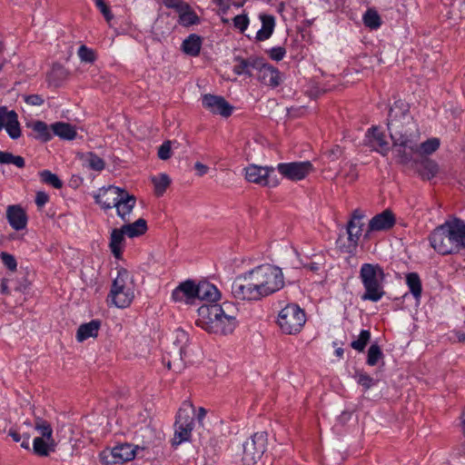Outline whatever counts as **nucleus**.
I'll use <instances>...</instances> for the list:
<instances>
[{"label": "nucleus", "instance_id": "43", "mask_svg": "<svg viewBox=\"0 0 465 465\" xmlns=\"http://www.w3.org/2000/svg\"><path fill=\"white\" fill-rule=\"evenodd\" d=\"M440 147V140L438 138L428 139L427 141L419 143L418 152L420 154H430Z\"/></svg>", "mask_w": 465, "mask_h": 465}, {"label": "nucleus", "instance_id": "40", "mask_svg": "<svg viewBox=\"0 0 465 465\" xmlns=\"http://www.w3.org/2000/svg\"><path fill=\"white\" fill-rule=\"evenodd\" d=\"M0 163L1 164H13L17 168H24L25 166V161L24 157L20 155H15L10 152L0 151Z\"/></svg>", "mask_w": 465, "mask_h": 465}, {"label": "nucleus", "instance_id": "25", "mask_svg": "<svg viewBox=\"0 0 465 465\" xmlns=\"http://www.w3.org/2000/svg\"><path fill=\"white\" fill-rule=\"evenodd\" d=\"M185 353L183 346L174 347L173 351L168 352V357H163V362L169 370L181 371L184 368L183 354Z\"/></svg>", "mask_w": 465, "mask_h": 465}, {"label": "nucleus", "instance_id": "19", "mask_svg": "<svg viewBox=\"0 0 465 465\" xmlns=\"http://www.w3.org/2000/svg\"><path fill=\"white\" fill-rule=\"evenodd\" d=\"M6 219L10 226L15 231L24 230L27 225V215L19 204L9 205L6 208Z\"/></svg>", "mask_w": 465, "mask_h": 465}, {"label": "nucleus", "instance_id": "14", "mask_svg": "<svg viewBox=\"0 0 465 465\" xmlns=\"http://www.w3.org/2000/svg\"><path fill=\"white\" fill-rule=\"evenodd\" d=\"M203 106L214 114H220L223 117H229L233 111V107L223 97L211 94H204L202 98Z\"/></svg>", "mask_w": 465, "mask_h": 465}, {"label": "nucleus", "instance_id": "10", "mask_svg": "<svg viewBox=\"0 0 465 465\" xmlns=\"http://www.w3.org/2000/svg\"><path fill=\"white\" fill-rule=\"evenodd\" d=\"M267 433H253L242 444V462L243 465H255L262 457L267 447Z\"/></svg>", "mask_w": 465, "mask_h": 465}, {"label": "nucleus", "instance_id": "62", "mask_svg": "<svg viewBox=\"0 0 465 465\" xmlns=\"http://www.w3.org/2000/svg\"><path fill=\"white\" fill-rule=\"evenodd\" d=\"M205 415H206V410L203 407H200L198 410V416H197L199 422H201L203 420Z\"/></svg>", "mask_w": 465, "mask_h": 465}, {"label": "nucleus", "instance_id": "51", "mask_svg": "<svg viewBox=\"0 0 465 465\" xmlns=\"http://www.w3.org/2000/svg\"><path fill=\"white\" fill-rule=\"evenodd\" d=\"M233 25L242 33L244 32L249 25V18L247 15H238L233 18Z\"/></svg>", "mask_w": 465, "mask_h": 465}, {"label": "nucleus", "instance_id": "42", "mask_svg": "<svg viewBox=\"0 0 465 465\" xmlns=\"http://www.w3.org/2000/svg\"><path fill=\"white\" fill-rule=\"evenodd\" d=\"M84 161L87 163V166L94 171L100 172L104 169V161L92 152L85 154Z\"/></svg>", "mask_w": 465, "mask_h": 465}, {"label": "nucleus", "instance_id": "6", "mask_svg": "<svg viewBox=\"0 0 465 465\" xmlns=\"http://www.w3.org/2000/svg\"><path fill=\"white\" fill-rule=\"evenodd\" d=\"M133 279L129 272L121 268L118 270L117 276L114 280L109 297H111L113 303L118 308L128 307L134 298V293L131 284Z\"/></svg>", "mask_w": 465, "mask_h": 465}, {"label": "nucleus", "instance_id": "1", "mask_svg": "<svg viewBox=\"0 0 465 465\" xmlns=\"http://www.w3.org/2000/svg\"><path fill=\"white\" fill-rule=\"evenodd\" d=\"M221 297L219 290L208 282L197 284L196 298L210 303L198 309L196 324L210 333L231 334L237 326V310L233 304L223 302L214 303Z\"/></svg>", "mask_w": 465, "mask_h": 465}, {"label": "nucleus", "instance_id": "45", "mask_svg": "<svg viewBox=\"0 0 465 465\" xmlns=\"http://www.w3.org/2000/svg\"><path fill=\"white\" fill-rule=\"evenodd\" d=\"M371 340V332L368 330H362L357 340L351 341V347L358 351H363Z\"/></svg>", "mask_w": 465, "mask_h": 465}, {"label": "nucleus", "instance_id": "50", "mask_svg": "<svg viewBox=\"0 0 465 465\" xmlns=\"http://www.w3.org/2000/svg\"><path fill=\"white\" fill-rule=\"evenodd\" d=\"M172 143L171 141H165L158 149V157L161 160H168L172 155Z\"/></svg>", "mask_w": 465, "mask_h": 465}, {"label": "nucleus", "instance_id": "46", "mask_svg": "<svg viewBox=\"0 0 465 465\" xmlns=\"http://www.w3.org/2000/svg\"><path fill=\"white\" fill-rule=\"evenodd\" d=\"M382 357V351L378 344H372L368 350L367 363L370 366L377 364L378 361Z\"/></svg>", "mask_w": 465, "mask_h": 465}, {"label": "nucleus", "instance_id": "31", "mask_svg": "<svg viewBox=\"0 0 465 465\" xmlns=\"http://www.w3.org/2000/svg\"><path fill=\"white\" fill-rule=\"evenodd\" d=\"M53 134L63 140H74L76 137L75 128L68 123L57 122L51 124Z\"/></svg>", "mask_w": 465, "mask_h": 465}, {"label": "nucleus", "instance_id": "16", "mask_svg": "<svg viewBox=\"0 0 465 465\" xmlns=\"http://www.w3.org/2000/svg\"><path fill=\"white\" fill-rule=\"evenodd\" d=\"M122 193H124V189L116 186L101 189L98 194L94 196L95 203L104 210L115 208Z\"/></svg>", "mask_w": 465, "mask_h": 465}, {"label": "nucleus", "instance_id": "44", "mask_svg": "<svg viewBox=\"0 0 465 465\" xmlns=\"http://www.w3.org/2000/svg\"><path fill=\"white\" fill-rule=\"evenodd\" d=\"M39 176L43 183L50 184L55 189H60L63 186V183L59 177L49 170L40 172Z\"/></svg>", "mask_w": 465, "mask_h": 465}, {"label": "nucleus", "instance_id": "18", "mask_svg": "<svg viewBox=\"0 0 465 465\" xmlns=\"http://www.w3.org/2000/svg\"><path fill=\"white\" fill-rule=\"evenodd\" d=\"M394 224L395 216L391 210L387 209L370 220L367 232L389 230Z\"/></svg>", "mask_w": 465, "mask_h": 465}, {"label": "nucleus", "instance_id": "39", "mask_svg": "<svg viewBox=\"0 0 465 465\" xmlns=\"http://www.w3.org/2000/svg\"><path fill=\"white\" fill-rule=\"evenodd\" d=\"M151 180L154 186V193L157 196L163 195L171 183V179L166 173H160L159 175L153 176Z\"/></svg>", "mask_w": 465, "mask_h": 465}, {"label": "nucleus", "instance_id": "33", "mask_svg": "<svg viewBox=\"0 0 465 465\" xmlns=\"http://www.w3.org/2000/svg\"><path fill=\"white\" fill-rule=\"evenodd\" d=\"M201 46L202 38L195 34L190 35L183 40L182 45L183 51L191 56H197L200 53Z\"/></svg>", "mask_w": 465, "mask_h": 465}, {"label": "nucleus", "instance_id": "38", "mask_svg": "<svg viewBox=\"0 0 465 465\" xmlns=\"http://www.w3.org/2000/svg\"><path fill=\"white\" fill-rule=\"evenodd\" d=\"M406 282L414 298L419 299L422 292L421 282L419 274L416 272L408 273L406 276Z\"/></svg>", "mask_w": 465, "mask_h": 465}, {"label": "nucleus", "instance_id": "63", "mask_svg": "<svg viewBox=\"0 0 465 465\" xmlns=\"http://www.w3.org/2000/svg\"><path fill=\"white\" fill-rule=\"evenodd\" d=\"M308 268L311 270V271H317L319 269L318 267V264L317 263H311L308 265Z\"/></svg>", "mask_w": 465, "mask_h": 465}, {"label": "nucleus", "instance_id": "54", "mask_svg": "<svg viewBox=\"0 0 465 465\" xmlns=\"http://www.w3.org/2000/svg\"><path fill=\"white\" fill-rule=\"evenodd\" d=\"M96 6L100 9L104 18L109 21L112 18L110 8L107 6L104 0H95Z\"/></svg>", "mask_w": 465, "mask_h": 465}, {"label": "nucleus", "instance_id": "35", "mask_svg": "<svg viewBox=\"0 0 465 465\" xmlns=\"http://www.w3.org/2000/svg\"><path fill=\"white\" fill-rule=\"evenodd\" d=\"M31 127L33 131L36 133V139L41 140L42 142H47L52 139L53 132L51 130V125L48 126L45 122L36 121L31 124Z\"/></svg>", "mask_w": 465, "mask_h": 465}, {"label": "nucleus", "instance_id": "13", "mask_svg": "<svg viewBox=\"0 0 465 465\" xmlns=\"http://www.w3.org/2000/svg\"><path fill=\"white\" fill-rule=\"evenodd\" d=\"M277 170L288 180L300 181L314 172V167L310 161H303L279 163Z\"/></svg>", "mask_w": 465, "mask_h": 465}, {"label": "nucleus", "instance_id": "41", "mask_svg": "<svg viewBox=\"0 0 465 465\" xmlns=\"http://www.w3.org/2000/svg\"><path fill=\"white\" fill-rule=\"evenodd\" d=\"M363 23L365 26L371 29H377L381 25V16L374 9H368L363 15Z\"/></svg>", "mask_w": 465, "mask_h": 465}, {"label": "nucleus", "instance_id": "59", "mask_svg": "<svg viewBox=\"0 0 465 465\" xmlns=\"http://www.w3.org/2000/svg\"><path fill=\"white\" fill-rule=\"evenodd\" d=\"M8 435L11 436L13 440L15 442H19L22 438L20 433L15 429H10L8 431Z\"/></svg>", "mask_w": 465, "mask_h": 465}, {"label": "nucleus", "instance_id": "61", "mask_svg": "<svg viewBox=\"0 0 465 465\" xmlns=\"http://www.w3.org/2000/svg\"><path fill=\"white\" fill-rule=\"evenodd\" d=\"M29 439H30V435L29 434H24V440L21 442V447L22 448H24L25 450H29L30 449Z\"/></svg>", "mask_w": 465, "mask_h": 465}, {"label": "nucleus", "instance_id": "37", "mask_svg": "<svg viewBox=\"0 0 465 465\" xmlns=\"http://www.w3.org/2000/svg\"><path fill=\"white\" fill-rule=\"evenodd\" d=\"M179 23L184 26L196 25L199 23V17L191 6L187 4V8H182L179 12Z\"/></svg>", "mask_w": 465, "mask_h": 465}, {"label": "nucleus", "instance_id": "52", "mask_svg": "<svg viewBox=\"0 0 465 465\" xmlns=\"http://www.w3.org/2000/svg\"><path fill=\"white\" fill-rule=\"evenodd\" d=\"M269 56L274 61H281L286 54V50L282 46L272 47L268 51Z\"/></svg>", "mask_w": 465, "mask_h": 465}, {"label": "nucleus", "instance_id": "3", "mask_svg": "<svg viewBox=\"0 0 465 465\" xmlns=\"http://www.w3.org/2000/svg\"><path fill=\"white\" fill-rule=\"evenodd\" d=\"M388 129L392 142L403 143L413 148L415 141H419V132L409 109L401 101H397L390 109Z\"/></svg>", "mask_w": 465, "mask_h": 465}, {"label": "nucleus", "instance_id": "23", "mask_svg": "<svg viewBox=\"0 0 465 465\" xmlns=\"http://www.w3.org/2000/svg\"><path fill=\"white\" fill-rule=\"evenodd\" d=\"M119 203H116L117 215L124 222H129V214L132 213L136 198L134 195L130 194L128 192L124 190V193L118 199Z\"/></svg>", "mask_w": 465, "mask_h": 465}, {"label": "nucleus", "instance_id": "49", "mask_svg": "<svg viewBox=\"0 0 465 465\" xmlns=\"http://www.w3.org/2000/svg\"><path fill=\"white\" fill-rule=\"evenodd\" d=\"M0 257L3 263L7 269H9L11 272L16 271L17 262L14 255L5 252H2Z\"/></svg>", "mask_w": 465, "mask_h": 465}, {"label": "nucleus", "instance_id": "30", "mask_svg": "<svg viewBox=\"0 0 465 465\" xmlns=\"http://www.w3.org/2000/svg\"><path fill=\"white\" fill-rule=\"evenodd\" d=\"M260 20L262 22V28L256 34L257 41H265L269 39L275 27V18L272 15L261 14Z\"/></svg>", "mask_w": 465, "mask_h": 465}, {"label": "nucleus", "instance_id": "21", "mask_svg": "<svg viewBox=\"0 0 465 465\" xmlns=\"http://www.w3.org/2000/svg\"><path fill=\"white\" fill-rule=\"evenodd\" d=\"M258 79L264 84L276 87L280 84V72L272 65L264 63L262 58V64L258 66Z\"/></svg>", "mask_w": 465, "mask_h": 465}, {"label": "nucleus", "instance_id": "11", "mask_svg": "<svg viewBox=\"0 0 465 465\" xmlns=\"http://www.w3.org/2000/svg\"><path fill=\"white\" fill-rule=\"evenodd\" d=\"M232 294L241 301H260L262 296L258 290L252 271L235 278L232 284Z\"/></svg>", "mask_w": 465, "mask_h": 465}, {"label": "nucleus", "instance_id": "8", "mask_svg": "<svg viewBox=\"0 0 465 465\" xmlns=\"http://www.w3.org/2000/svg\"><path fill=\"white\" fill-rule=\"evenodd\" d=\"M305 322V312L294 303L286 305L278 315L279 327L285 334L299 333Z\"/></svg>", "mask_w": 465, "mask_h": 465}, {"label": "nucleus", "instance_id": "2", "mask_svg": "<svg viewBox=\"0 0 465 465\" xmlns=\"http://www.w3.org/2000/svg\"><path fill=\"white\" fill-rule=\"evenodd\" d=\"M429 241L440 255L459 253L465 249V222L459 218L446 221L430 233Z\"/></svg>", "mask_w": 465, "mask_h": 465}, {"label": "nucleus", "instance_id": "15", "mask_svg": "<svg viewBox=\"0 0 465 465\" xmlns=\"http://www.w3.org/2000/svg\"><path fill=\"white\" fill-rule=\"evenodd\" d=\"M3 128H5L12 139H17L21 136L17 114L14 110L8 111L6 107L0 106V131Z\"/></svg>", "mask_w": 465, "mask_h": 465}, {"label": "nucleus", "instance_id": "5", "mask_svg": "<svg viewBox=\"0 0 465 465\" xmlns=\"http://www.w3.org/2000/svg\"><path fill=\"white\" fill-rule=\"evenodd\" d=\"M252 271L262 299L284 287V277L280 267L266 263L257 266Z\"/></svg>", "mask_w": 465, "mask_h": 465}, {"label": "nucleus", "instance_id": "56", "mask_svg": "<svg viewBox=\"0 0 465 465\" xmlns=\"http://www.w3.org/2000/svg\"><path fill=\"white\" fill-rule=\"evenodd\" d=\"M49 201V196L46 193L39 191L35 195V203L38 207H43Z\"/></svg>", "mask_w": 465, "mask_h": 465}, {"label": "nucleus", "instance_id": "32", "mask_svg": "<svg viewBox=\"0 0 465 465\" xmlns=\"http://www.w3.org/2000/svg\"><path fill=\"white\" fill-rule=\"evenodd\" d=\"M122 228L129 238L141 236L148 230L147 222L143 218H139L134 223H125Z\"/></svg>", "mask_w": 465, "mask_h": 465}, {"label": "nucleus", "instance_id": "58", "mask_svg": "<svg viewBox=\"0 0 465 465\" xmlns=\"http://www.w3.org/2000/svg\"><path fill=\"white\" fill-rule=\"evenodd\" d=\"M358 178V173L356 171V168L352 165L350 166V170L348 173L346 174V179H348L349 183H353Z\"/></svg>", "mask_w": 465, "mask_h": 465}, {"label": "nucleus", "instance_id": "28", "mask_svg": "<svg viewBox=\"0 0 465 465\" xmlns=\"http://www.w3.org/2000/svg\"><path fill=\"white\" fill-rule=\"evenodd\" d=\"M418 142L415 141L413 148L403 144V143L393 142V149L396 152L397 161L400 163L407 164L412 160L413 154L418 152Z\"/></svg>", "mask_w": 465, "mask_h": 465}, {"label": "nucleus", "instance_id": "22", "mask_svg": "<svg viewBox=\"0 0 465 465\" xmlns=\"http://www.w3.org/2000/svg\"><path fill=\"white\" fill-rule=\"evenodd\" d=\"M234 61L237 64L233 66V72L238 75L244 74L252 76V70H257L258 66L262 64V58L260 57H249L245 59L241 56H237L234 58Z\"/></svg>", "mask_w": 465, "mask_h": 465}, {"label": "nucleus", "instance_id": "9", "mask_svg": "<svg viewBox=\"0 0 465 465\" xmlns=\"http://www.w3.org/2000/svg\"><path fill=\"white\" fill-rule=\"evenodd\" d=\"M364 215L362 213L356 209L351 215V220L348 222L346 226L347 238L340 236L337 239V245L341 252L346 253H352L355 252L360 237L362 233V228L364 223L362 222Z\"/></svg>", "mask_w": 465, "mask_h": 465}, {"label": "nucleus", "instance_id": "4", "mask_svg": "<svg viewBox=\"0 0 465 465\" xmlns=\"http://www.w3.org/2000/svg\"><path fill=\"white\" fill-rule=\"evenodd\" d=\"M384 272L379 264L363 263L360 271V279L365 289L361 295L363 301L378 302L385 294L383 290Z\"/></svg>", "mask_w": 465, "mask_h": 465}, {"label": "nucleus", "instance_id": "48", "mask_svg": "<svg viewBox=\"0 0 465 465\" xmlns=\"http://www.w3.org/2000/svg\"><path fill=\"white\" fill-rule=\"evenodd\" d=\"M356 376L358 384L362 386L365 391L369 390L376 383L373 378L365 372H358Z\"/></svg>", "mask_w": 465, "mask_h": 465}, {"label": "nucleus", "instance_id": "36", "mask_svg": "<svg viewBox=\"0 0 465 465\" xmlns=\"http://www.w3.org/2000/svg\"><path fill=\"white\" fill-rule=\"evenodd\" d=\"M34 427L35 430L40 434L39 437H43L46 440L54 439L52 426L46 420L41 417H35Z\"/></svg>", "mask_w": 465, "mask_h": 465}, {"label": "nucleus", "instance_id": "60", "mask_svg": "<svg viewBox=\"0 0 465 465\" xmlns=\"http://www.w3.org/2000/svg\"><path fill=\"white\" fill-rule=\"evenodd\" d=\"M1 292L3 294H9V288H8V280L4 278L1 281Z\"/></svg>", "mask_w": 465, "mask_h": 465}, {"label": "nucleus", "instance_id": "7", "mask_svg": "<svg viewBox=\"0 0 465 465\" xmlns=\"http://www.w3.org/2000/svg\"><path fill=\"white\" fill-rule=\"evenodd\" d=\"M193 415L194 409L193 404L184 401L176 415L175 431L172 441L173 446H178L182 442L190 440L194 426Z\"/></svg>", "mask_w": 465, "mask_h": 465}, {"label": "nucleus", "instance_id": "64", "mask_svg": "<svg viewBox=\"0 0 465 465\" xmlns=\"http://www.w3.org/2000/svg\"><path fill=\"white\" fill-rule=\"evenodd\" d=\"M335 354H336L338 357H342V355H343V349H342V348H338V349H336V351H335Z\"/></svg>", "mask_w": 465, "mask_h": 465}, {"label": "nucleus", "instance_id": "57", "mask_svg": "<svg viewBox=\"0 0 465 465\" xmlns=\"http://www.w3.org/2000/svg\"><path fill=\"white\" fill-rule=\"evenodd\" d=\"M194 168L197 171L199 176H203L207 173L209 167L200 162L194 163Z\"/></svg>", "mask_w": 465, "mask_h": 465}, {"label": "nucleus", "instance_id": "20", "mask_svg": "<svg viewBox=\"0 0 465 465\" xmlns=\"http://www.w3.org/2000/svg\"><path fill=\"white\" fill-rule=\"evenodd\" d=\"M197 284L192 280H187L180 283L172 293V298L175 302H192L196 298Z\"/></svg>", "mask_w": 465, "mask_h": 465}, {"label": "nucleus", "instance_id": "47", "mask_svg": "<svg viewBox=\"0 0 465 465\" xmlns=\"http://www.w3.org/2000/svg\"><path fill=\"white\" fill-rule=\"evenodd\" d=\"M78 56L82 62L90 64L94 63L96 59L94 51L84 45L78 49Z\"/></svg>", "mask_w": 465, "mask_h": 465}, {"label": "nucleus", "instance_id": "34", "mask_svg": "<svg viewBox=\"0 0 465 465\" xmlns=\"http://www.w3.org/2000/svg\"><path fill=\"white\" fill-rule=\"evenodd\" d=\"M438 172L439 165L435 161L425 158L420 163L419 173L423 179L430 180L436 176Z\"/></svg>", "mask_w": 465, "mask_h": 465}, {"label": "nucleus", "instance_id": "26", "mask_svg": "<svg viewBox=\"0 0 465 465\" xmlns=\"http://www.w3.org/2000/svg\"><path fill=\"white\" fill-rule=\"evenodd\" d=\"M57 443L54 439L46 440L43 437H35L33 440V451L39 457H47L54 452Z\"/></svg>", "mask_w": 465, "mask_h": 465}, {"label": "nucleus", "instance_id": "17", "mask_svg": "<svg viewBox=\"0 0 465 465\" xmlns=\"http://www.w3.org/2000/svg\"><path fill=\"white\" fill-rule=\"evenodd\" d=\"M274 172L273 167H262L256 164H250L245 168V177L251 182L260 185H269V176Z\"/></svg>", "mask_w": 465, "mask_h": 465}, {"label": "nucleus", "instance_id": "27", "mask_svg": "<svg viewBox=\"0 0 465 465\" xmlns=\"http://www.w3.org/2000/svg\"><path fill=\"white\" fill-rule=\"evenodd\" d=\"M100 327L101 322L99 320H92L89 322L81 324L76 331V340L82 342L88 338L97 337Z\"/></svg>", "mask_w": 465, "mask_h": 465}, {"label": "nucleus", "instance_id": "29", "mask_svg": "<svg viewBox=\"0 0 465 465\" xmlns=\"http://www.w3.org/2000/svg\"><path fill=\"white\" fill-rule=\"evenodd\" d=\"M124 235H126V233L122 227L114 229L111 232L109 248L116 259L122 258L123 245L125 242Z\"/></svg>", "mask_w": 465, "mask_h": 465}, {"label": "nucleus", "instance_id": "12", "mask_svg": "<svg viewBox=\"0 0 465 465\" xmlns=\"http://www.w3.org/2000/svg\"><path fill=\"white\" fill-rule=\"evenodd\" d=\"M135 457V450L131 444H121L100 453V460L104 465L123 464Z\"/></svg>", "mask_w": 465, "mask_h": 465}, {"label": "nucleus", "instance_id": "55", "mask_svg": "<svg viewBox=\"0 0 465 465\" xmlns=\"http://www.w3.org/2000/svg\"><path fill=\"white\" fill-rule=\"evenodd\" d=\"M24 99L29 105H42L44 104V98L39 94L25 95Z\"/></svg>", "mask_w": 465, "mask_h": 465}, {"label": "nucleus", "instance_id": "53", "mask_svg": "<svg viewBox=\"0 0 465 465\" xmlns=\"http://www.w3.org/2000/svg\"><path fill=\"white\" fill-rule=\"evenodd\" d=\"M163 5L179 12L182 8H187V3L182 0H163Z\"/></svg>", "mask_w": 465, "mask_h": 465}, {"label": "nucleus", "instance_id": "24", "mask_svg": "<svg viewBox=\"0 0 465 465\" xmlns=\"http://www.w3.org/2000/svg\"><path fill=\"white\" fill-rule=\"evenodd\" d=\"M369 143L373 150L386 155L389 152V145L385 140L383 133L380 132L378 127H371L368 131Z\"/></svg>", "mask_w": 465, "mask_h": 465}]
</instances>
